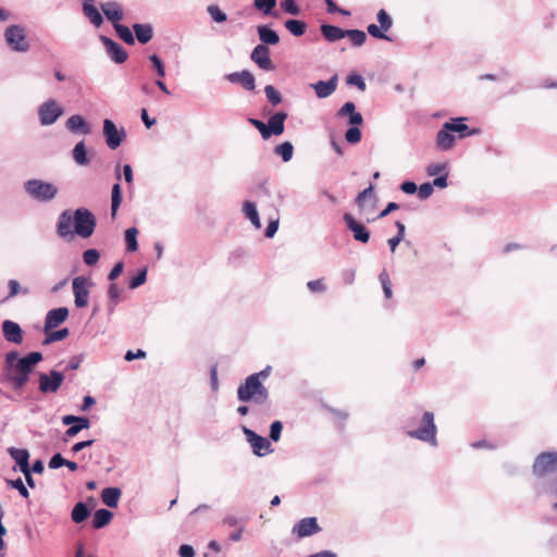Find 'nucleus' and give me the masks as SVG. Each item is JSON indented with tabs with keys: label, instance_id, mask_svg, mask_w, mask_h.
<instances>
[{
	"label": "nucleus",
	"instance_id": "nucleus-1",
	"mask_svg": "<svg viewBox=\"0 0 557 557\" xmlns=\"http://www.w3.org/2000/svg\"><path fill=\"white\" fill-rule=\"evenodd\" d=\"M96 225L97 220L87 208H78L73 214L70 210H64L58 218L57 234L61 238H72L74 235L89 238L94 234Z\"/></svg>",
	"mask_w": 557,
	"mask_h": 557
},
{
	"label": "nucleus",
	"instance_id": "nucleus-2",
	"mask_svg": "<svg viewBox=\"0 0 557 557\" xmlns=\"http://www.w3.org/2000/svg\"><path fill=\"white\" fill-rule=\"evenodd\" d=\"M44 359L42 354L33 351L21 358L13 366L3 369L2 375L7 383L15 389H22L29 381V375L35 367Z\"/></svg>",
	"mask_w": 557,
	"mask_h": 557
},
{
	"label": "nucleus",
	"instance_id": "nucleus-3",
	"mask_svg": "<svg viewBox=\"0 0 557 557\" xmlns=\"http://www.w3.org/2000/svg\"><path fill=\"white\" fill-rule=\"evenodd\" d=\"M237 399L242 403L252 401L263 405L269 399L268 388L257 380V376L249 375L237 388Z\"/></svg>",
	"mask_w": 557,
	"mask_h": 557
},
{
	"label": "nucleus",
	"instance_id": "nucleus-4",
	"mask_svg": "<svg viewBox=\"0 0 557 557\" xmlns=\"http://www.w3.org/2000/svg\"><path fill=\"white\" fill-rule=\"evenodd\" d=\"M437 428L434 422V413L424 411L420 421V426L416 430L407 431V435L411 438L425 442L433 447L437 446L436 440Z\"/></svg>",
	"mask_w": 557,
	"mask_h": 557
},
{
	"label": "nucleus",
	"instance_id": "nucleus-5",
	"mask_svg": "<svg viewBox=\"0 0 557 557\" xmlns=\"http://www.w3.org/2000/svg\"><path fill=\"white\" fill-rule=\"evenodd\" d=\"M25 193L38 202H49L58 195V187L42 180H28L24 183Z\"/></svg>",
	"mask_w": 557,
	"mask_h": 557
},
{
	"label": "nucleus",
	"instance_id": "nucleus-6",
	"mask_svg": "<svg viewBox=\"0 0 557 557\" xmlns=\"http://www.w3.org/2000/svg\"><path fill=\"white\" fill-rule=\"evenodd\" d=\"M4 40L8 47L14 52H27L30 45L26 37V28L23 25H10L4 30Z\"/></svg>",
	"mask_w": 557,
	"mask_h": 557
},
{
	"label": "nucleus",
	"instance_id": "nucleus-7",
	"mask_svg": "<svg viewBox=\"0 0 557 557\" xmlns=\"http://www.w3.org/2000/svg\"><path fill=\"white\" fill-rule=\"evenodd\" d=\"M94 283L83 275L76 276L72 281V289L74 295V304L76 308H85L88 306L89 288Z\"/></svg>",
	"mask_w": 557,
	"mask_h": 557
},
{
	"label": "nucleus",
	"instance_id": "nucleus-8",
	"mask_svg": "<svg viewBox=\"0 0 557 557\" xmlns=\"http://www.w3.org/2000/svg\"><path fill=\"white\" fill-rule=\"evenodd\" d=\"M62 114L63 109L54 99H49L38 107V117L42 126L54 124Z\"/></svg>",
	"mask_w": 557,
	"mask_h": 557
},
{
	"label": "nucleus",
	"instance_id": "nucleus-9",
	"mask_svg": "<svg viewBox=\"0 0 557 557\" xmlns=\"http://www.w3.org/2000/svg\"><path fill=\"white\" fill-rule=\"evenodd\" d=\"M557 467V454L544 451L541 453L534 460L532 466L533 474L542 478L545 474L553 472Z\"/></svg>",
	"mask_w": 557,
	"mask_h": 557
},
{
	"label": "nucleus",
	"instance_id": "nucleus-10",
	"mask_svg": "<svg viewBox=\"0 0 557 557\" xmlns=\"http://www.w3.org/2000/svg\"><path fill=\"white\" fill-rule=\"evenodd\" d=\"M103 136L107 146L110 149L115 150L121 146L122 141L126 137V133L123 127L119 129L113 121L106 119L103 121Z\"/></svg>",
	"mask_w": 557,
	"mask_h": 557
},
{
	"label": "nucleus",
	"instance_id": "nucleus-11",
	"mask_svg": "<svg viewBox=\"0 0 557 557\" xmlns=\"http://www.w3.org/2000/svg\"><path fill=\"white\" fill-rule=\"evenodd\" d=\"M64 381L62 372L51 370L49 373H40L38 377L39 391L44 394L55 393Z\"/></svg>",
	"mask_w": 557,
	"mask_h": 557
},
{
	"label": "nucleus",
	"instance_id": "nucleus-12",
	"mask_svg": "<svg viewBox=\"0 0 557 557\" xmlns=\"http://www.w3.org/2000/svg\"><path fill=\"white\" fill-rule=\"evenodd\" d=\"M243 433L246 440L250 443L252 451L257 456H264L272 453L271 443L268 438L257 434L255 431L243 426Z\"/></svg>",
	"mask_w": 557,
	"mask_h": 557
},
{
	"label": "nucleus",
	"instance_id": "nucleus-13",
	"mask_svg": "<svg viewBox=\"0 0 557 557\" xmlns=\"http://www.w3.org/2000/svg\"><path fill=\"white\" fill-rule=\"evenodd\" d=\"M320 531L321 528L315 517L300 519L296 524H294L292 530L293 534L299 539L311 536Z\"/></svg>",
	"mask_w": 557,
	"mask_h": 557
},
{
	"label": "nucleus",
	"instance_id": "nucleus-14",
	"mask_svg": "<svg viewBox=\"0 0 557 557\" xmlns=\"http://www.w3.org/2000/svg\"><path fill=\"white\" fill-rule=\"evenodd\" d=\"M100 40L103 44L108 55L113 62L122 64L127 60L128 53L122 47V45L104 35L100 36Z\"/></svg>",
	"mask_w": 557,
	"mask_h": 557
},
{
	"label": "nucleus",
	"instance_id": "nucleus-15",
	"mask_svg": "<svg viewBox=\"0 0 557 557\" xmlns=\"http://www.w3.org/2000/svg\"><path fill=\"white\" fill-rule=\"evenodd\" d=\"M250 59L263 71H273L275 69L270 58V49L264 45H257L250 53Z\"/></svg>",
	"mask_w": 557,
	"mask_h": 557
},
{
	"label": "nucleus",
	"instance_id": "nucleus-16",
	"mask_svg": "<svg viewBox=\"0 0 557 557\" xmlns=\"http://www.w3.org/2000/svg\"><path fill=\"white\" fill-rule=\"evenodd\" d=\"M347 228L352 233L354 239L366 244L370 239L369 230L360 222H358L350 213L343 215Z\"/></svg>",
	"mask_w": 557,
	"mask_h": 557
},
{
	"label": "nucleus",
	"instance_id": "nucleus-17",
	"mask_svg": "<svg viewBox=\"0 0 557 557\" xmlns=\"http://www.w3.org/2000/svg\"><path fill=\"white\" fill-rule=\"evenodd\" d=\"M62 423L64 425H69V429L65 431V436L67 437H74L82 430L89 429L90 426V421L88 418L73 414L62 417Z\"/></svg>",
	"mask_w": 557,
	"mask_h": 557
},
{
	"label": "nucleus",
	"instance_id": "nucleus-18",
	"mask_svg": "<svg viewBox=\"0 0 557 557\" xmlns=\"http://www.w3.org/2000/svg\"><path fill=\"white\" fill-rule=\"evenodd\" d=\"M225 78L231 84L240 85L247 91H253L256 88V78L253 74L248 70L230 73L225 75Z\"/></svg>",
	"mask_w": 557,
	"mask_h": 557
},
{
	"label": "nucleus",
	"instance_id": "nucleus-19",
	"mask_svg": "<svg viewBox=\"0 0 557 557\" xmlns=\"http://www.w3.org/2000/svg\"><path fill=\"white\" fill-rule=\"evenodd\" d=\"M69 317V309L66 307H59L55 309H51L47 312L45 319V333L58 327L62 324Z\"/></svg>",
	"mask_w": 557,
	"mask_h": 557
},
{
	"label": "nucleus",
	"instance_id": "nucleus-20",
	"mask_svg": "<svg viewBox=\"0 0 557 557\" xmlns=\"http://www.w3.org/2000/svg\"><path fill=\"white\" fill-rule=\"evenodd\" d=\"M467 120V117L460 116V117H454L449 121L445 122V128L449 129L451 133L459 134V138H465L468 136H473L480 134L479 128H469L467 124L463 122Z\"/></svg>",
	"mask_w": 557,
	"mask_h": 557
},
{
	"label": "nucleus",
	"instance_id": "nucleus-21",
	"mask_svg": "<svg viewBox=\"0 0 557 557\" xmlns=\"http://www.w3.org/2000/svg\"><path fill=\"white\" fill-rule=\"evenodd\" d=\"M287 119V113L284 111H278L270 116L268 120V133L265 134V139H269L272 135L280 136L284 133V123Z\"/></svg>",
	"mask_w": 557,
	"mask_h": 557
},
{
	"label": "nucleus",
	"instance_id": "nucleus-22",
	"mask_svg": "<svg viewBox=\"0 0 557 557\" xmlns=\"http://www.w3.org/2000/svg\"><path fill=\"white\" fill-rule=\"evenodd\" d=\"M2 333L7 342L21 344L23 342V330L18 323L5 320L2 322Z\"/></svg>",
	"mask_w": 557,
	"mask_h": 557
},
{
	"label": "nucleus",
	"instance_id": "nucleus-23",
	"mask_svg": "<svg viewBox=\"0 0 557 557\" xmlns=\"http://www.w3.org/2000/svg\"><path fill=\"white\" fill-rule=\"evenodd\" d=\"M65 127L73 134L88 135L91 133V125L79 114L71 115L65 122Z\"/></svg>",
	"mask_w": 557,
	"mask_h": 557
},
{
	"label": "nucleus",
	"instance_id": "nucleus-24",
	"mask_svg": "<svg viewBox=\"0 0 557 557\" xmlns=\"http://www.w3.org/2000/svg\"><path fill=\"white\" fill-rule=\"evenodd\" d=\"M311 87L314 89L318 98H327L336 90L337 76L334 75L329 81H318L317 83L311 84Z\"/></svg>",
	"mask_w": 557,
	"mask_h": 557
},
{
	"label": "nucleus",
	"instance_id": "nucleus-25",
	"mask_svg": "<svg viewBox=\"0 0 557 557\" xmlns=\"http://www.w3.org/2000/svg\"><path fill=\"white\" fill-rule=\"evenodd\" d=\"M8 454L16 463V467H14V470H16V468H18V470L22 472L24 470L29 469L30 455L26 448L9 447Z\"/></svg>",
	"mask_w": 557,
	"mask_h": 557
},
{
	"label": "nucleus",
	"instance_id": "nucleus-26",
	"mask_svg": "<svg viewBox=\"0 0 557 557\" xmlns=\"http://www.w3.org/2000/svg\"><path fill=\"white\" fill-rule=\"evenodd\" d=\"M100 9L104 16L112 22V24L119 23L124 17L121 4L115 1L101 3Z\"/></svg>",
	"mask_w": 557,
	"mask_h": 557
},
{
	"label": "nucleus",
	"instance_id": "nucleus-27",
	"mask_svg": "<svg viewBox=\"0 0 557 557\" xmlns=\"http://www.w3.org/2000/svg\"><path fill=\"white\" fill-rule=\"evenodd\" d=\"M337 115L339 117L348 116L350 125H361L363 123L361 113L356 111V106L351 101L344 103V106L337 111Z\"/></svg>",
	"mask_w": 557,
	"mask_h": 557
},
{
	"label": "nucleus",
	"instance_id": "nucleus-28",
	"mask_svg": "<svg viewBox=\"0 0 557 557\" xmlns=\"http://www.w3.org/2000/svg\"><path fill=\"white\" fill-rule=\"evenodd\" d=\"M455 136L453 133L445 128V124L441 127V129L436 134V146L442 151H447L451 149L455 145Z\"/></svg>",
	"mask_w": 557,
	"mask_h": 557
},
{
	"label": "nucleus",
	"instance_id": "nucleus-29",
	"mask_svg": "<svg viewBox=\"0 0 557 557\" xmlns=\"http://www.w3.org/2000/svg\"><path fill=\"white\" fill-rule=\"evenodd\" d=\"M257 33L261 41L260 45H264L268 47L269 45L274 46L280 42L278 34L269 25H259L257 27Z\"/></svg>",
	"mask_w": 557,
	"mask_h": 557
},
{
	"label": "nucleus",
	"instance_id": "nucleus-30",
	"mask_svg": "<svg viewBox=\"0 0 557 557\" xmlns=\"http://www.w3.org/2000/svg\"><path fill=\"white\" fill-rule=\"evenodd\" d=\"M320 30L323 38L329 42H334L345 38V29H342L338 26L324 23L320 26Z\"/></svg>",
	"mask_w": 557,
	"mask_h": 557
},
{
	"label": "nucleus",
	"instance_id": "nucleus-31",
	"mask_svg": "<svg viewBox=\"0 0 557 557\" xmlns=\"http://www.w3.org/2000/svg\"><path fill=\"white\" fill-rule=\"evenodd\" d=\"M133 30L135 33L134 37L141 45L149 42L153 37V28L150 24L135 23L133 25Z\"/></svg>",
	"mask_w": 557,
	"mask_h": 557
},
{
	"label": "nucleus",
	"instance_id": "nucleus-32",
	"mask_svg": "<svg viewBox=\"0 0 557 557\" xmlns=\"http://www.w3.org/2000/svg\"><path fill=\"white\" fill-rule=\"evenodd\" d=\"M122 491L119 487H104L101 491V500L110 508H116Z\"/></svg>",
	"mask_w": 557,
	"mask_h": 557
},
{
	"label": "nucleus",
	"instance_id": "nucleus-33",
	"mask_svg": "<svg viewBox=\"0 0 557 557\" xmlns=\"http://www.w3.org/2000/svg\"><path fill=\"white\" fill-rule=\"evenodd\" d=\"M82 9L84 15L95 27H100L102 25L103 17L100 11L91 2H84Z\"/></svg>",
	"mask_w": 557,
	"mask_h": 557
},
{
	"label": "nucleus",
	"instance_id": "nucleus-34",
	"mask_svg": "<svg viewBox=\"0 0 557 557\" xmlns=\"http://www.w3.org/2000/svg\"><path fill=\"white\" fill-rule=\"evenodd\" d=\"M243 213L256 228L261 227L260 216L255 202L245 201L243 205Z\"/></svg>",
	"mask_w": 557,
	"mask_h": 557
},
{
	"label": "nucleus",
	"instance_id": "nucleus-35",
	"mask_svg": "<svg viewBox=\"0 0 557 557\" xmlns=\"http://www.w3.org/2000/svg\"><path fill=\"white\" fill-rule=\"evenodd\" d=\"M113 517V513L104 508L98 509L95 511L92 518V527L95 529H102L108 525Z\"/></svg>",
	"mask_w": 557,
	"mask_h": 557
},
{
	"label": "nucleus",
	"instance_id": "nucleus-36",
	"mask_svg": "<svg viewBox=\"0 0 557 557\" xmlns=\"http://www.w3.org/2000/svg\"><path fill=\"white\" fill-rule=\"evenodd\" d=\"M123 195L120 183H115L111 189V218L115 219L117 210L122 203Z\"/></svg>",
	"mask_w": 557,
	"mask_h": 557
},
{
	"label": "nucleus",
	"instance_id": "nucleus-37",
	"mask_svg": "<svg viewBox=\"0 0 557 557\" xmlns=\"http://www.w3.org/2000/svg\"><path fill=\"white\" fill-rule=\"evenodd\" d=\"M90 515V509L83 502H78L72 509L71 519L75 523L84 522Z\"/></svg>",
	"mask_w": 557,
	"mask_h": 557
},
{
	"label": "nucleus",
	"instance_id": "nucleus-38",
	"mask_svg": "<svg viewBox=\"0 0 557 557\" xmlns=\"http://www.w3.org/2000/svg\"><path fill=\"white\" fill-rule=\"evenodd\" d=\"M72 157L78 165H87L89 163V158L87 156V149L84 140H81L74 146L72 150Z\"/></svg>",
	"mask_w": 557,
	"mask_h": 557
},
{
	"label": "nucleus",
	"instance_id": "nucleus-39",
	"mask_svg": "<svg viewBox=\"0 0 557 557\" xmlns=\"http://www.w3.org/2000/svg\"><path fill=\"white\" fill-rule=\"evenodd\" d=\"M284 26L292 35L296 37L302 36L307 28L305 22L294 18L285 21Z\"/></svg>",
	"mask_w": 557,
	"mask_h": 557
},
{
	"label": "nucleus",
	"instance_id": "nucleus-40",
	"mask_svg": "<svg viewBox=\"0 0 557 557\" xmlns=\"http://www.w3.org/2000/svg\"><path fill=\"white\" fill-rule=\"evenodd\" d=\"M46 337L42 342L44 345H50L54 342H60L66 338L70 334V331L67 327H63L57 331H48V333H45Z\"/></svg>",
	"mask_w": 557,
	"mask_h": 557
},
{
	"label": "nucleus",
	"instance_id": "nucleus-41",
	"mask_svg": "<svg viewBox=\"0 0 557 557\" xmlns=\"http://www.w3.org/2000/svg\"><path fill=\"white\" fill-rule=\"evenodd\" d=\"M113 27L116 32V34L119 35V37L127 45H134L135 44V37L132 33V30L129 29V27L123 25V24H120V23H114L113 24Z\"/></svg>",
	"mask_w": 557,
	"mask_h": 557
},
{
	"label": "nucleus",
	"instance_id": "nucleus-42",
	"mask_svg": "<svg viewBox=\"0 0 557 557\" xmlns=\"http://www.w3.org/2000/svg\"><path fill=\"white\" fill-rule=\"evenodd\" d=\"M137 235L138 231L136 227H129L125 231L126 249L131 252H134L138 249Z\"/></svg>",
	"mask_w": 557,
	"mask_h": 557
},
{
	"label": "nucleus",
	"instance_id": "nucleus-43",
	"mask_svg": "<svg viewBox=\"0 0 557 557\" xmlns=\"http://www.w3.org/2000/svg\"><path fill=\"white\" fill-rule=\"evenodd\" d=\"M345 37H348L355 47H361L367 40L366 33L360 29H347Z\"/></svg>",
	"mask_w": 557,
	"mask_h": 557
},
{
	"label": "nucleus",
	"instance_id": "nucleus-44",
	"mask_svg": "<svg viewBox=\"0 0 557 557\" xmlns=\"http://www.w3.org/2000/svg\"><path fill=\"white\" fill-rule=\"evenodd\" d=\"M294 147L292 143L284 141L275 147V153L281 156L284 162H288L293 158Z\"/></svg>",
	"mask_w": 557,
	"mask_h": 557
},
{
	"label": "nucleus",
	"instance_id": "nucleus-45",
	"mask_svg": "<svg viewBox=\"0 0 557 557\" xmlns=\"http://www.w3.org/2000/svg\"><path fill=\"white\" fill-rule=\"evenodd\" d=\"M253 5L265 15H271L276 5V0H253Z\"/></svg>",
	"mask_w": 557,
	"mask_h": 557
},
{
	"label": "nucleus",
	"instance_id": "nucleus-46",
	"mask_svg": "<svg viewBox=\"0 0 557 557\" xmlns=\"http://www.w3.org/2000/svg\"><path fill=\"white\" fill-rule=\"evenodd\" d=\"M379 280L382 285L385 298L389 299L392 297L393 293H392V283H391L389 275L386 272V270H383L380 273Z\"/></svg>",
	"mask_w": 557,
	"mask_h": 557
},
{
	"label": "nucleus",
	"instance_id": "nucleus-47",
	"mask_svg": "<svg viewBox=\"0 0 557 557\" xmlns=\"http://www.w3.org/2000/svg\"><path fill=\"white\" fill-rule=\"evenodd\" d=\"M7 484H8V486L16 490L22 497H24V498L29 497V492L21 478H17L15 480H7Z\"/></svg>",
	"mask_w": 557,
	"mask_h": 557
},
{
	"label": "nucleus",
	"instance_id": "nucleus-48",
	"mask_svg": "<svg viewBox=\"0 0 557 557\" xmlns=\"http://www.w3.org/2000/svg\"><path fill=\"white\" fill-rule=\"evenodd\" d=\"M100 258V253L95 248H89L83 252V261L86 265L92 267L95 265Z\"/></svg>",
	"mask_w": 557,
	"mask_h": 557
},
{
	"label": "nucleus",
	"instance_id": "nucleus-49",
	"mask_svg": "<svg viewBox=\"0 0 557 557\" xmlns=\"http://www.w3.org/2000/svg\"><path fill=\"white\" fill-rule=\"evenodd\" d=\"M9 294L7 299L13 298L17 296L20 293L27 295L29 293L28 288H22L20 283L16 280H10L8 282Z\"/></svg>",
	"mask_w": 557,
	"mask_h": 557
},
{
	"label": "nucleus",
	"instance_id": "nucleus-50",
	"mask_svg": "<svg viewBox=\"0 0 557 557\" xmlns=\"http://www.w3.org/2000/svg\"><path fill=\"white\" fill-rule=\"evenodd\" d=\"M207 11L211 18L216 23H223L227 20L226 13H224L218 5L211 4L207 8Z\"/></svg>",
	"mask_w": 557,
	"mask_h": 557
},
{
	"label": "nucleus",
	"instance_id": "nucleus-51",
	"mask_svg": "<svg viewBox=\"0 0 557 557\" xmlns=\"http://www.w3.org/2000/svg\"><path fill=\"white\" fill-rule=\"evenodd\" d=\"M376 18H377V22L380 23V27L384 30V32H387L388 29H391L392 25H393V20L392 17L389 16V14L384 10V9H381L377 14H376Z\"/></svg>",
	"mask_w": 557,
	"mask_h": 557
},
{
	"label": "nucleus",
	"instance_id": "nucleus-52",
	"mask_svg": "<svg viewBox=\"0 0 557 557\" xmlns=\"http://www.w3.org/2000/svg\"><path fill=\"white\" fill-rule=\"evenodd\" d=\"M147 280V268L140 269L137 274L129 280V288L135 289L141 286Z\"/></svg>",
	"mask_w": 557,
	"mask_h": 557
},
{
	"label": "nucleus",
	"instance_id": "nucleus-53",
	"mask_svg": "<svg viewBox=\"0 0 557 557\" xmlns=\"http://www.w3.org/2000/svg\"><path fill=\"white\" fill-rule=\"evenodd\" d=\"M264 92L271 104L276 106L282 102L281 94L272 85H267Z\"/></svg>",
	"mask_w": 557,
	"mask_h": 557
},
{
	"label": "nucleus",
	"instance_id": "nucleus-54",
	"mask_svg": "<svg viewBox=\"0 0 557 557\" xmlns=\"http://www.w3.org/2000/svg\"><path fill=\"white\" fill-rule=\"evenodd\" d=\"M358 125H352L345 133V139L349 144H357L361 140V131L357 127Z\"/></svg>",
	"mask_w": 557,
	"mask_h": 557
},
{
	"label": "nucleus",
	"instance_id": "nucleus-55",
	"mask_svg": "<svg viewBox=\"0 0 557 557\" xmlns=\"http://www.w3.org/2000/svg\"><path fill=\"white\" fill-rule=\"evenodd\" d=\"M281 8L285 13L292 15L300 14V7L297 4L296 0H283L281 2Z\"/></svg>",
	"mask_w": 557,
	"mask_h": 557
},
{
	"label": "nucleus",
	"instance_id": "nucleus-56",
	"mask_svg": "<svg viewBox=\"0 0 557 557\" xmlns=\"http://www.w3.org/2000/svg\"><path fill=\"white\" fill-rule=\"evenodd\" d=\"M149 60L152 63L153 69L156 70L158 76L164 77L165 76V66H164V63L161 60V58L158 54L153 53V54L149 55Z\"/></svg>",
	"mask_w": 557,
	"mask_h": 557
},
{
	"label": "nucleus",
	"instance_id": "nucleus-57",
	"mask_svg": "<svg viewBox=\"0 0 557 557\" xmlns=\"http://www.w3.org/2000/svg\"><path fill=\"white\" fill-rule=\"evenodd\" d=\"M367 30L370 34V36H372L373 38L384 39V40H387V41L392 40L391 37L387 36L385 34V32L380 26H377L376 24L368 25Z\"/></svg>",
	"mask_w": 557,
	"mask_h": 557
},
{
	"label": "nucleus",
	"instance_id": "nucleus-58",
	"mask_svg": "<svg viewBox=\"0 0 557 557\" xmlns=\"http://www.w3.org/2000/svg\"><path fill=\"white\" fill-rule=\"evenodd\" d=\"M346 83L351 86H356L359 90L364 91L366 90V82L363 77L359 74H350L346 78Z\"/></svg>",
	"mask_w": 557,
	"mask_h": 557
},
{
	"label": "nucleus",
	"instance_id": "nucleus-59",
	"mask_svg": "<svg viewBox=\"0 0 557 557\" xmlns=\"http://www.w3.org/2000/svg\"><path fill=\"white\" fill-rule=\"evenodd\" d=\"M283 430V423L278 420L273 421L270 425L269 437L273 442H277L281 438V433Z\"/></svg>",
	"mask_w": 557,
	"mask_h": 557
},
{
	"label": "nucleus",
	"instance_id": "nucleus-60",
	"mask_svg": "<svg viewBox=\"0 0 557 557\" xmlns=\"http://www.w3.org/2000/svg\"><path fill=\"white\" fill-rule=\"evenodd\" d=\"M123 289L117 286L115 283H111L108 288V297L110 301L120 302L121 294Z\"/></svg>",
	"mask_w": 557,
	"mask_h": 557
},
{
	"label": "nucleus",
	"instance_id": "nucleus-61",
	"mask_svg": "<svg viewBox=\"0 0 557 557\" xmlns=\"http://www.w3.org/2000/svg\"><path fill=\"white\" fill-rule=\"evenodd\" d=\"M434 187L431 183H423L418 188L419 198L425 200L432 196Z\"/></svg>",
	"mask_w": 557,
	"mask_h": 557
},
{
	"label": "nucleus",
	"instance_id": "nucleus-62",
	"mask_svg": "<svg viewBox=\"0 0 557 557\" xmlns=\"http://www.w3.org/2000/svg\"><path fill=\"white\" fill-rule=\"evenodd\" d=\"M64 463H66V459L60 453H55L50 458V460L48 462V467L50 469L55 470V469H59V468L63 467Z\"/></svg>",
	"mask_w": 557,
	"mask_h": 557
},
{
	"label": "nucleus",
	"instance_id": "nucleus-63",
	"mask_svg": "<svg viewBox=\"0 0 557 557\" xmlns=\"http://www.w3.org/2000/svg\"><path fill=\"white\" fill-rule=\"evenodd\" d=\"M307 288L311 292V293H323L326 290V286L323 282V278H319V280H314V281H309L307 283Z\"/></svg>",
	"mask_w": 557,
	"mask_h": 557
},
{
	"label": "nucleus",
	"instance_id": "nucleus-64",
	"mask_svg": "<svg viewBox=\"0 0 557 557\" xmlns=\"http://www.w3.org/2000/svg\"><path fill=\"white\" fill-rule=\"evenodd\" d=\"M446 171L445 163H431L426 168V173L429 176H436Z\"/></svg>",
	"mask_w": 557,
	"mask_h": 557
}]
</instances>
